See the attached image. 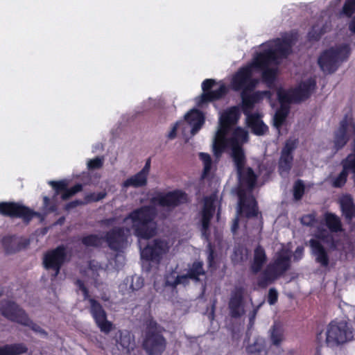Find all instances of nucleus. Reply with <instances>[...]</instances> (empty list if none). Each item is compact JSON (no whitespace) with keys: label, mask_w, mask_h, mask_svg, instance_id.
Returning a JSON list of instances; mask_svg holds the SVG:
<instances>
[{"label":"nucleus","mask_w":355,"mask_h":355,"mask_svg":"<svg viewBox=\"0 0 355 355\" xmlns=\"http://www.w3.org/2000/svg\"><path fill=\"white\" fill-rule=\"evenodd\" d=\"M216 200V196L213 194L204 199V205L202 211L200 213V220L202 223V235L207 237V230L209 228V221L215 212L214 203Z\"/></svg>","instance_id":"nucleus-19"},{"label":"nucleus","mask_w":355,"mask_h":355,"mask_svg":"<svg viewBox=\"0 0 355 355\" xmlns=\"http://www.w3.org/2000/svg\"><path fill=\"white\" fill-rule=\"evenodd\" d=\"M296 146V139H288L282 149L279 163V172L282 176L286 175L291 169L293 162L292 152Z\"/></svg>","instance_id":"nucleus-18"},{"label":"nucleus","mask_w":355,"mask_h":355,"mask_svg":"<svg viewBox=\"0 0 355 355\" xmlns=\"http://www.w3.org/2000/svg\"><path fill=\"white\" fill-rule=\"evenodd\" d=\"M103 164V157H96L93 159H89L87 162V168L89 169H97L101 168Z\"/></svg>","instance_id":"nucleus-39"},{"label":"nucleus","mask_w":355,"mask_h":355,"mask_svg":"<svg viewBox=\"0 0 355 355\" xmlns=\"http://www.w3.org/2000/svg\"><path fill=\"white\" fill-rule=\"evenodd\" d=\"M265 340L258 338L254 343L248 347L249 355H266Z\"/></svg>","instance_id":"nucleus-31"},{"label":"nucleus","mask_w":355,"mask_h":355,"mask_svg":"<svg viewBox=\"0 0 355 355\" xmlns=\"http://www.w3.org/2000/svg\"><path fill=\"white\" fill-rule=\"evenodd\" d=\"M143 284L144 281L141 277L137 275L128 277L120 284V289L123 292L134 291L141 288Z\"/></svg>","instance_id":"nucleus-26"},{"label":"nucleus","mask_w":355,"mask_h":355,"mask_svg":"<svg viewBox=\"0 0 355 355\" xmlns=\"http://www.w3.org/2000/svg\"><path fill=\"white\" fill-rule=\"evenodd\" d=\"M116 257L119 258V259H123V257L121 255H117Z\"/></svg>","instance_id":"nucleus-49"},{"label":"nucleus","mask_w":355,"mask_h":355,"mask_svg":"<svg viewBox=\"0 0 355 355\" xmlns=\"http://www.w3.org/2000/svg\"><path fill=\"white\" fill-rule=\"evenodd\" d=\"M204 114L198 110L193 109L184 116L185 127L191 136L195 135L205 123Z\"/></svg>","instance_id":"nucleus-20"},{"label":"nucleus","mask_w":355,"mask_h":355,"mask_svg":"<svg viewBox=\"0 0 355 355\" xmlns=\"http://www.w3.org/2000/svg\"><path fill=\"white\" fill-rule=\"evenodd\" d=\"M266 261L267 256L264 249L261 246H257L254 250L253 260L251 264L252 271L257 273L261 270Z\"/></svg>","instance_id":"nucleus-25"},{"label":"nucleus","mask_w":355,"mask_h":355,"mask_svg":"<svg viewBox=\"0 0 355 355\" xmlns=\"http://www.w3.org/2000/svg\"><path fill=\"white\" fill-rule=\"evenodd\" d=\"M324 336L327 346L335 348L351 341L354 334L351 325L346 320H335L327 326L324 335L321 333L318 336V340L320 341Z\"/></svg>","instance_id":"nucleus-6"},{"label":"nucleus","mask_w":355,"mask_h":355,"mask_svg":"<svg viewBox=\"0 0 355 355\" xmlns=\"http://www.w3.org/2000/svg\"><path fill=\"white\" fill-rule=\"evenodd\" d=\"M211 256H212V253H211V252H210V254H209V259H210Z\"/></svg>","instance_id":"nucleus-50"},{"label":"nucleus","mask_w":355,"mask_h":355,"mask_svg":"<svg viewBox=\"0 0 355 355\" xmlns=\"http://www.w3.org/2000/svg\"><path fill=\"white\" fill-rule=\"evenodd\" d=\"M239 115L237 107H230L220 113L218 130L213 141V151L216 159H218L223 151L230 150L238 172L239 200L236 217L232 225L234 233L243 216L250 218L258 213L257 202L251 194L256 186L257 175L250 168L244 166L245 157L242 146L248 141V134L243 128H234Z\"/></svg>","instance_id":"nucleus-2"},{"label":"nucleus","mask_w":355,"mask_h":355,"mask_svg":"<svg viewBox=\"0 0 355 355\" xmlns=\"http://www.w3.org/2000/svg\"><path fill=\"white\" fill-rule=\"evenodd\" d=\"M277 297H278V294H277V291L274 288H270L269 290V293H268V303L271 305L274 304L277 302Z\"/></svg>","instance_id":"nucleus-42"},{"label":"nucleus","mask_w":355,"mask_h":355,"mask_svg":"<svg viewBox=\"0 0 355 355\" xmlns=\"http://www.w3.org/2000/svg\"><path fill=\"white\" fill-rule=\"evenodd\" d=\"M0 214L22 218L25 220H29L33 216V213L27 207L13 202H1Z\"/></svg>","instance_id":"nucleus-17"},{"label":"nucleus","mask_w":355,"mask_h":355,"mask_svg":"<svg viewBox=\"0 0 355 355\" xmlns=\"http://www.w3.org/2000/svg\"><path fill=\"white\" fill-rule=\"evenodd\" d=\"M290 257L289 248L281 244L279 252L277 253L274 262L268 265L261 274L258 284L261 287H266L284 273L288 268Z\"/></svg>","instance_id":"nucleus-8"},{"label":"nucleus","mask_w":355,"mask_h":355,"mask_svg":"<svg viewBox=\"0 0 355 355\" xmlns=\"http://www.w3.org/2000/svg\"><path fill=\"white\" fill-rule=\"evenodd\" d=\"M173 245V241L169 238L155 239L141 250V259L159 263Z\"/></svg>","instance_id":"nucleus-10"},{"label":"nucleus","mask_w":355,"mask_h":355,"mask_svg":"<svg viewBox=\"0 0 355 355\" xmlns=\"http://www.w3.org/2000/svg\"><path fill=\"white\" fill-rule=\"evenodd\" d=\"M301 222L304 225H314L316 227L318 225H320V223L315 220V215L312 214L302 216L301 218Z\"/></svg>","instance_id":"nucleus-37"},{"label":"nucleus","mask_w":355,"mask_h":355,"mask_svg":"<svg viewBox=\"0 0 355 355\" xmlns=\"http://www.w3.org/2000/svg\"><path fill=\"white\" fill-rule=\"evenodd\" d=\"M148 102H149V105L146 107V109H149L151 107L153 106H155V102L154 101H153L152 99H149L148 100Z\"/></svg>","instance_id":"nucleus-47"},{"label":"nucleus","mask_w":355,"mask_h":355,"mask_svg":"<svg viewBox=\"0 0 355 355\" xmlns=\"http://www.w3.org/2000/svg\"><path fill=\"white\" fill-rule=\"evenodd\" d=\"M304 252L303 247H297L294 253V258L296 260H299L302 258Z\"/></svg>","instance_id":"nucleus-43"},{"label":"nucleus","mask_w":355,"mask_h":355,"mask_svg":"<svg viewBox=\"0 0 355 355\" xmlns=\"http://www.w3.org/2000/svg\"><path fill=\"white\" fill-rule=\"evenodd\" d=\"M355 12V0H347L343 8V13L350 17Z\"/></svg>","instance_id":"nucleus-36"},{"label":"nucleus","mask_w":355,"mask_h":355,"mask_svg":"<svg viewBox=\"0 0 355 355\" xmlns=\"http://www.w3.org/2000/svg\"><path fill=\"white\" fill-rule=\"evenodd\" d=\"M343 231L340 218L334 214L326 213L320 225L317 226L315 236L309 241L313 254L322 266L329 265V257L324 245L331 249L336 247L334 234Z\"/></svg>","instance_id":"nucleus-4"},{"label":"nucleus","mask_w":355,"mask_h":355,"mask_svg":"<svg viewBox=\"0 0 355 355\" xmlns=\"http://www.w3.org/2000/svg\"><path fill=\"white\" fill-rule=\"evenodd\" d=\"M326 31L320 28V26L317 24L312 28L311 31L309 33V37L310 40H318L320 35Z\"/></svg>","instance_id":"nucleus-38"},{"label":"nucleus","mask_w":355,"mask_h":355,"mask_svg":"<svg viewBox=\"0 0 355 355\" xmlns=\"http://www.w3.org/2000/svg\"><path fill=\"white\" fill-rule=\"evenodd\" d=\"M85 272L88 277H91L94 282H96L97 277L101 275H104L105 273V270L100 266H97V264L93 261L90 263L89 267Z\"/></svg>","instance_id":"nucleus-33"},{"label":"nucleus","mask_w":355,"mask_h":355,"mask_svg":"<svg viewBox=\"0 0 355 355\" xmlns=\"http://www.w3.org/2000/svg\"><path fill=\"white\" fill-rule=\"evenodd\" d=\"M101 347L103 349H111V351H112V352L113 354L116 353V352H115V349H114V348H113V349H111V348H110V346H108V345H107V346L104 347V346L102 345H101Z\"/></svg>","instance_id":"nucleus-46"},{"label":"nucleus","mask_w":355,"mask_h":355,"mask_svg":"<svg viewBox=\"0 0 355 355\" xmlns=\"http://www.w3.org/2000/svg\"><path fill=\"white\" fill-rule=\"evenodd\" d=\"M106 196L105 192H99L98 193H92L87 196L86 200L87 202H92V201H98L103 198H104Z\"/></svg>","instance_id":"nucleus-41"},{"label":"nucleus","mask_w":355,"mask_h":355,"mask_svg":"<svg viewBox=\"0 0 355 355\" xmlns=\"http://www.w3.org/2000/svg\"><path fill=\"white\" fill-rule=\"evenodd\" d=\"M155 326L150 324L143 343L149 355H160L166 348V340Z\"/></svg>","instance_id":"nucleus-13"},{"label":"nucleus","mask_w":355,"mask_h":355,"mask_svg":"<svg viewBox=\"0 0 355 355\" xmlns=\"http://www.w3.org/2000/svg\"><path fill=\"white\" fill-rule=\"evenodd\" d=\"M116 350L122 354H127L135 346L134 338L128 331H118L114 338Z\"/></svg>","instance_id":"nucleus-23"},{"label":"nucleus","mask_w":355,"mask_h":355,"mask_svg":"<svg viewBox=\"0 0 355 355\" xmlns=\"http://www.w3.org/2000/svg\"><path fill=\"white\" fill-rule=\"evenodd\" d=\"M244 290L242 288H235L232 293L229 302L230 314L234 318H239L245 313L243 303Z\"/></svg>","instance_id":"nucleus-21"},{"label":"nucleus","mask_w":355,"mask_h":355,"mask_svg":"<svg viewBox=\"0 0 355 355\" xmlns=\"http://www.w3.org/2000/svg\"><path fill=\"white\" fill-rule=\"evenodd\" d=\"M178 130L182 131V134L183 135L184 137H185L186 140H188L187 136L189 133V130H187V128L185 127V122L184 121H178L171 128L170 132L168 134V137L170 139H173L176 135L177 132Z\"/></svg>","instance_id":"nucleus-32"},{"label":"nucleus","mask_w":355,"mask_h":355,"mask_svg":"<svg viewBox=\"0 0 355 355\" xmlns=\"http://www.w3.org/2000/svg\"><path fill=\"white\" fill-rule=\"evenodd\" d=\"M350 53L351 49L349 44H336L324 51L319 56L318 62L324 73H331L334 72L342 62L348 59Z\"/></svg>","instance_id":"nucleus-7"},{"label":"nucleus","mask_w":355,"mask_h":355,"mask_svg":"<svg viewBox=\"0 0 355 355\" xmlns=\"http://www.w3.org/2000/svg\"><path fill=\"white\" fill-rule=\"evenodd\" d=\"M304 191V187L301 180H298L295 182L293 187V196L295 200H300Z\"/></svg>","instance_id":"nucleus-35"},{"label":"nucleus","mask_w":355,"mask_h":355,"mask_svg":"<svg viewBox=\"0 0 355 355\" xmlns=\"http://www.w3.org/2000/svg\"><path fill=\"white\" fill-rule=\"evenodd\" d=\"M295 35L286 33L282 39L268 41L261 45L259 51L253 58L251 63L240 69L232 77L231 87L234 90H243V110L246 116L247 123L256 135H263L268 127L261 120L259 112L252 113L254 105L263 98H270L268 92H257L248 95L246 92L253 89L258 83L257 73H261L263 81L271 87L277 75V65L280 59L288 55Z\"/></svg>","instance_id":"nucleus-1"},{"label":"nucleus","mask_w":355,"mask_h":355,"mask_svg":"<svg viewBox=\"0 0 355 355\" xmlns=\"http://www.w3.org/2000/svg\"><path fill=\"white\" fill-rule=\"evenodd\" d=\"M353 136H355V125L351 118L345 117L335 135L334 145L336 150L343 148L349 138Z\"/></svg>","instance_id":"nucleus-16"},{"label":"nucleus","mask_w":355,"mask_h":355,"mask_svg":"<svg viewBox=\"0 0 355 355\" xmlns=\"http://www.w3.org/2000/svg\"><path fill=\"white\" fill-rule=\"evenodd\" d=\"M315 86V80L309 78L301 83L295 89L288 91L282 88L277 89V94L281 107L276 112L273 122L278 131H279V128L284 123L288 113V103L298 102L306 98L313 91Z\"/></svg>","instance_id":"nucleus-5"},{"label":"nucleus","mask_w":355,"mask_h":355,"mask_svg":"<svg viewBox=\"0 0 355 355\" xmlns=\"http://www.w3.org/2000/svg\"><path fill=\"white\" fill-rule=\"evenodd\" d=\"M2 245L7 253H12L17 251L19 248L16 238L10 236L3 238Z\"/></svg>","instance_id":"nucleus-34"},{"label":"nucleus","mask_w":355,"mask_h":355,"mask_svg":"<svg viewBox=\"0 0 355 355\" xmlns=\"http://www.w3.org/2000/svg\"><path fill=\"white\" fill-rule=\"evenodd\" d=\"M27 351L23 344H15L0 347V355H19Z\"/></svg>","instance_id":"nucleus-29"},{"label":"nucleus","mask_w":355,"mask_h":355,"mask_svg":"<svg viewBox=\"0 0 355 355\" xmlns=\"http://www.w3.org/2000/svg\"><path fill=\"white\" fill-rule=\"evenodd\" d=\"M2 315L10 320L17 322L24 326L29 327L34 331L41 334H46L40 326L33 323L15 303L7 301L1 307Z\"/></svg>","instance_id":"nucleus-11"},{"label":"nucleus","mask_w":355,"mask_h":355,"mask_svg":"<svg viewBox=\"0 0 355 355\" xmlns=\"http://www.w3.org/2000/svg\"><path fill=\"white\" fill-rule=\"evenodd\" d=\"M49 184L52 186V187L55 190V195H61V198L63 200H65L70 197H71L75 193L81 191L82 184H78L71 188L70 189H67V184L64 182H54L51 181Z\"/></svg>","instance_id":"nucleus-24"},{"label":"nucleus","mask_w":355,"mask_h":355,"mask_svg":"<svg viewBox=\"0 0 355 355\" xmlns=\"http://www.w3.org/2000/svg\"><path fill=\"white\" fill-rule=\"evenodd\" d=\"M203 94L196 98L198 106L202 107L205 103L216 100L225 95L227 91L224 84L216 85L211 79H207L202 83Z\"/></svg>","instance_id":"nucleus-14"},{"label":"nucleus","mask_w":355,"mask_h":355,"mask_svg":"<svg viewBox=\"0 0 355 355\" xmlns=\"http://www.w3.org/2000/svg\"><path fill=\"white\" fill-rule=\"evenodd\" d=\"M270 339L275 345H279L284 340V329L282 324L274 323L270 329Z\"/></svg>","instance_id":"nucleus-28"},{"label":"nucleus","mask_w":355,"mask_h":355,"mask_svg":"<svg viewBox=\"0 0 355 355\" xmlns=\"http://www.w3.org/2000/svg\"><path fill=\"white\" fill-rule=\"evenodd\" d=\"M49 199L47 198V197H44V207L45 208L49 210V211H53L55 209L54 207H49Z\"/></svg>","instance_id":"nucleus-44"},{"label":"nucleus","mask_w":355,"mask_h":355,"mask_svg":"<svg viewBox=\"0 0 355 355\" xmlns=\"http://www.w3.org/2000/svg\"><path fill=\"white\" fill-rule=\"evenodd\" d=\"M66 259L64 248L60 246L56 249L49 251L44 257L43 263L47 270H53V277H55L60 272V268Z\"/></svg>","instance_id":"nucleus-15"},{"label":"nucleus","mask_w":355,"mask_h":355,"mask_svg":"<svg viewBox=\"0 0 355 355\" xmlns=\"http://www.w3.org/2000/svg\"><path fill=\"white\" fill-rule=\"evenodd\" d=\"M150 170V159H148L143 168L139 173L124 181L122 184V187L125 189H128L129 187L138 188L146 186Z\"/></svg>","instance_id":"nucleus-22"},{"label":"nucleus","mask_w":355,"mask_h":355,"mask_svg":"<svg viewBox=\"0 0 355 355\" xmlns=\"http://www.w3.org/2000/svg\"><path fill=\"white\" fill-rule=\"evenodd\" d=\"M166 216V214L165 213H162V214H161V216H162V217H165Z\"/></svg>","instance_id":"nucleus-48"},{"label":"nucleus","mask_w":355,"mask_h":355,"mask_svg":"<svg viewBox=\"0 0 355 355\" xmlns=\"http://www.w3.org/2000/svg\"><path fill=\"white\" fill-rule=\"evenodd\" d=\"M340 0H338V1H340Z\"/></svg>","instance_id":"nucleus-51"},{"label":"nucleus","mask_w":355,"mask_h":355,"mask_svg":"<svg viewBox=\"0 0 355 355\" xmlns=\"http://www.w3.org/2000/svg\"><path fill=\"white\" fill-rule=\"evenodd\" d=\"M248 250L244 248H241L235 250L234 259L236 261H241L248 257Z\"/></svg>","instance_id":"nucleus-40"},{"label":"nucleus","mask_w":355,"mask_h":355,"mask_svg":"<svg viewBox=\"0 0 355 355\" xmlns=\"http://www.w3.org/2000/svg\"><path fill=\"white\" fill-rule=\"evenodd\" d=\"M340 207L345 217L349 220L355 218V207L350 196H343L340 200Z\"/></svg>","instance_id":"nucleus-27"},{"label":"nucleus","mask_w":355,"mask_h":355,"mask_svg":"<svg viewBox=\"0 0 355 355\" xmlns=\"http://www.w3.org/2000/svg\"><path fill=\"white\" fill-rule=\"evenodd\" d=\"M202 263L196 261L193 263L187 272L178 274L176 272H171L166 277V284L168 286L175 287L178 285H187L191 279L199 280L200 275H204Z\"/></svg>","instance_id":"nucleus-12"},{"label":"nucleus","mask_w":355,"mask_h":355,"mask_svg":"<svg viewBox=\"0 0 355 355\" xmlns=\"http://www.w3.org/2000/svg\"><path fill=\"white\" fill-rule=\"evenodd\" d=\"M187 200L186 193L180 190L157 193L150 199V205L134 210L123 220L110 218L103 221L104 226L111 229L105 236L89 235L83 239V243L87 246H99L105 241L111 249L120 250L126 246L132 234L139 239H149L156 234L154 218L158 211L169 212Z\"/></svg>","instance_id":"nucleus-3"},{"label":"nucleus","mask_w":355,"mask_h":355,"mask_svg":"<svg viewBox=\"0 0 355 355\" xmlns=\"http://www.w3.org/2000/svg\"><path fill=\"white\" fill-rule=\"evenodd\" d=\"M78 288V292L80 293L84 300H87L90 305V312L92 317L101 331L105 334H109L114 328L112 322L107 320V314L101 305L95 300L89 298L88 292L84 284L80 281L76 282Z\"/></svg>","instance_id":"nucleus-9"},{"label":"nucleus","mask_w":355,"mask_h":355,"mask_svg":"<svg viewBox=\"0 0 355 355\" xmlns=\"http://www.w3.org/2000/svg\"><path fill=\"white\" fill-rule=\"evenodd\" d=\"M349 29L352 33H355V17L352 19L349 24Z\"/></svg>","instance_id":"nucleus-45"},{"label":"nucleus","mask_w":355,"mask_h":355,"mask_svg":"<svg viewBox=\"0 0 355 355\" xmlns=\"http://www.w3.org/2000/svg\"><path fill=\"white\" fill-rule=\"evenodd\" d=\"M199 157L203 164V177H207L215 170L216 165L207 153H200Z\"/></svg>","instance_id":"nucleus-30"}]
</instances>
